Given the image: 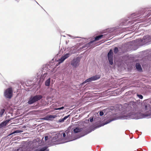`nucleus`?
I'll list each match as a JSON object with an SVG mask.
<instances>
[{"label": "nucleus", "instance_id": "9", "mask_svg": "<svg viewBox=\"0 0 151 151\" xmlns=\"http://www.w3.org/2000/svg\"><path fill=\"white\" fill-rule=\"evenodd\" d=\"M69 116V115L66 116H65L63 118L60 119L59 120V122H63Z\"/></svg>", "mask_w": 151, "mask_h": 151}, {"label": "nucleus", "instance_id": "10", "mask_svg": "<svg viewBox=\"0 0 151 151\" xmlns=\"http://www.w3.org/2000/svg\"><path fill=\"white\" fill-rule=\"evenodd\" d=\"M49 150L47 147H45L41 148L38 151H48Z\"/></svg>", "mask_w": 151, "mask_h": 151}, {"label": "nucleus", "instance_id": "6", "mask_svg": "<svg viewBox=\"0 0 151 151\" xmlns=\"http://www.w3.org/2000/svg\"><path fill=\"white\" fill-rule=\"evenodd\" d=\"M100 77L101 75H97L93 76L86 80L85 81V83H86L88 82L97 80L99 79L100 78Z\"/></svg>", "mask_w": 151, "mask_h": 151}, {"label": "nucleus", "instance_id": "22", "mask_svg": "<svg viewBox=\"0 0 151 151\" xmlns=\"http://www.w3.org/2000/svg\"><path fill=\"white\" fill-rule=\"evenodd\" d=\"M63 137H65L66 136V134L65 133H63Z\"/></svg>", "mask_w": 151, "mask_h": 151}, {"label": "nucleus", "instance_id": "4", "mask_svg": "<svg viewBox=\"0 0 151 151\" xmlns=\"http://www.w3.org/2000/svg\"><path fill=\"white\" fill-rule=\"evenodd\" d=\"M80 59L78 57L74 58L70 62V64L74 68H76L80 64Z\"/></svg>", "mask_w": 151, "mask_h": 151}, {"label": "nucleus", "instance_id": "2", "mask_svg": "<svg viewBox=\"0 0 151 151\" xmlns=\"http://www.w3.org/2000/svg\"><path fill=\"white\" fill-rule=\"evenodd\" d=\"M105 37L104 35H100L96 36L94 38V40L89 42L88 43L86 44L84 46L82 47V48H83L85 47H89L91 44L96 41H98L100 39Z\"/></svg>", "mask_w": 151, "mask_h": 151}, {"label": "nucleus", "instance_id": "12", "mask_svg": "<svg viewBox=\"0 0 151 151\" xmlns=\"http://www.w3.org/2000/svg\"><path fill=\"white\" fill-rule=\"evenodd\" d=\"M73 131L75 133H77L81 131V129L78 128H76L73 129Z\"/></svg>", "mask_w": 151, "mask_h": 151}, {"label": "nucleus", "instance_id": "20", "mask_svg": "<svg viewBox=\"0 0 151 151\" xmlns=\"http://www.w3.org/2000/svg\"><path fill=\"white\" fill-rule=\"evenodd\" d=\"M99 114L100 116H102L104 115V113L103 111H100L99 113Z\"/></svg>", "mask_w": 151, "mask_h": 151}, {"label": "nucleus", "instance_id": "26", "mask_svg": "<svg viewBox=\"0 0 151 151\" xmlns=\"http://www.w3.org/2000/svg\"><path fill=\"white\" fill-rule=\"evenodd\" d=\"M47 74H45V73L44 75H43V76H46V75Z\"/></svg>", "mask_w": 151, "mask_h": 151}, {"label": "nucleus", "instance_id": "21", "mask_svg": "<svg viewBox=\"0 0 151 151\" xmlns=\"http://www.w3.org/2000/svg\"><path fill=\"white\" fill-rule=\"evenodd\" d=\"M64 107L63 106L60 108H58L56 109L57 110H61L62 109L64 108Z\"/></svg>", "mask_w": 151, "mask_h": 151}, {"label": "nucleus", "instance_id": "1", "mask_svg": "<svg viewBox=\"0 0 151 151\" xmlns=\"http://www.w3.org/2000/svg\"><path fill=\"white\" fill-rule=\"evenodd\" d=\"M42 97L41 95H37L34 96H31L28 102L29 104H32L41 99Z\"/></svg>", "mask_w": 151, "mask_h": 151}, {"label": "nucleus", "instance_id": "7", "mask_svg": "<svg viewBox=\"0 0 151 151\" xmlns=\"http://www.w3.org/2000/svg\"><path fill=\"white\" fill-rule=\"evenodd\" d=\"M70 55V54L67 53L63 56H62L61 58L59 60V63H62L65 59L69 57Z\"/></svg>", "mask_w": 151, "mask_h": 151}, {"label": "nucleus", "instance_id": "25", "mask_svg": "<svg viewBox=\"0 0 151 151\" xmlns=\"http://www.w3.org/2000/svg\"><path fill=\"white\" fill-rule=\"evenodd\" d=\"M93 120V118L91 119H90V121L91 122H92Z\"/></svg>", "mask_w": 151, "mask_h": 151}, {"label": "nucleus", "instance_id": "14", "mask_svg": "<svg viewBox=\"0 0 151 151\" xmlns=\"http://www.w3.org/2000/svg\"><path fill=\"white\" fill-rule=\"evenodd\" d=\"M4 111L5 110L4 109H2L1 110V111H0V116H2L4 112Z\"/></svg>", "mask_w": 151, "mask_h": 151}, {"label": "nucleus", "instance_id": "15", "mask_svg": "<svg viewBox=\"0 0 151 151\" xmlns=\"http://www.w3.org/2000/svg\"><path fill=\"white\" fill-rule=\"evenodd\" d=\"M10 121V120L9 119L6 120L4 122H3V123L4 124V125L5 126L6 125L8 124V123Z\"/></svg>", "mask_w": 151, "mask_h": 151}, {"label": "nucleus", "instance_id": "17", "mask_svg": "<svg viewBox=\"0 0 151 151\" xmlns=\"http://www.w3.org/2000/svg\"><path fill=\"white\" fill-rule=\"evenodd\" d=\"M137 96L140 99H142L143 98L142 96L140 94H137Z\"/></svg>", "mask_w": 151, "mask_h": 151}, {"label": "nucleus", "instance_id": "19", "mask_svg": "<svg viewBox=\"0 0 151 151\" xmlns=\"http://www.w3.org/2000/svg\"><path fill=\"white\" fill-rule=\"evenodd\" d=\"M4 124L2 122L1 124H0V128L4 127Z\"/></svg>", "mask_w": 151, "mask_h": 151}, {"label": "nucleus", "instance_id": "13", "mask_svg": "<svg viewBox=\"0 0 151 151\" xmlns=\"http://www.w3.org/2000/svg\"><path fill=\"white\" fill-rule=\"evenodd\" d=\"M20 132H21V131H20L19 130H17L14 131L13 132L10 133V134H9V136L13 134H15V133H18Z\"/></svg>", "mask_w": 151, "mask_h": 151}, {"label": "nucleus", "instance_id": "18", "mask_svg": "<svg viewBox=\"0 0 151 151\" xmlns=\"http://www.w3.org/2000/svg\"><path fill=\"white\" fill-rule=\"evenodd\" d=\"M48 118L49 119H52L54 118V117L52 115H50L48 116Z\"/></svg>", "mask_w": 151, "mask_h": 151}, {"label": "nucleus", "instance_id": "23", "mask_svg": "<svg viewBox=\"0 0 151 151\" xmlns=\"http://www.w3.org/2000/svg\"><path fill=\"white\" fill-rule=\"evenodd\" d=\"M45 140H47L48 139V137L47 136H45Z\"/></svg>", "mask_w": 151, "mask_h": 151}, {"label": "nucleus", "instance_id": "5", "mask_svg": "<svg viewBox=\"0 0 151 151\" xmlns=\"http://www.w3.org/2000/svg\"><path fill=\"white\" fill-rule=\"evenodd\" d=\"M107 56L109 64L112 65L113 64V53L111 50H110Z\"/></svg>", "mask_w": 151, "mask_h": 151}, {"label": "nucleus", "instance_id": "11", "mask_svg": "<svg viewBox=\"0 0 151 151\" xmlns=\"http://www.w3.org/2000/svg\"><path fill=\"white\" fill-rule=\"evenodd\" d=\"M50 83V79H48L45 82V85L46 86H49Z\"/></svg>", "mask_w": 151, "mask_h": 151}, {"label": "nucleus", "instance_id": "3", "mask_svg": "<svg viewBox=\"0 0 151 151\" xmlns=\"http://www.w3.org/2000/svg\"><path fill=\"white\" fill-rule=\"evenodd\" d=\"M13 90L11 87L6 89L4 91V95L6 98L10 99L13 96Z\"/></svg>", "mask_w": 151, "mask_h": 151}, {"label": "nucleus", "instance_id": "8", "mask_svg": "<svg viewBox=\"0 0 151 151\" xmlns=\"http://www.w3.org/2000/svg\"><path fill=\"white\" fill-rule=\"evenodd\" d=\"M135 66L136 69L139 71L142 70V69L141 65L139 63H137L136 64Z\"/></svg>", "mask_w": 151, "mask_h": 151}, {"label": "nucleus", "instance_id": "24", "mask_svg": "<svg viewBox=\"0 0 151 151\" xmlns=\"http://www.w3.org/2000/svg\"><path fill=\"white\" fill-rule=\"evenodd\" d=\"M20 150V151H23L22 148H19V149L17 150V151Z\"/></svg>", "mask_w": 151, "mask_h": 151}, {"label": "nucleus", "instance_id": "16", "mask_svg": "<svg viewBox=\"0 0 151 151\" xmlns=\"http://www.w3.org/2000/svg\"><path fill=\"white\" fill-rule=\"evenodd\" d=\"M119 51V50L117 47H115L114 48V53L115 54L117 53Z\"/></svg>", "mask_w": 151, "mask_h": 151}]
</instances>
